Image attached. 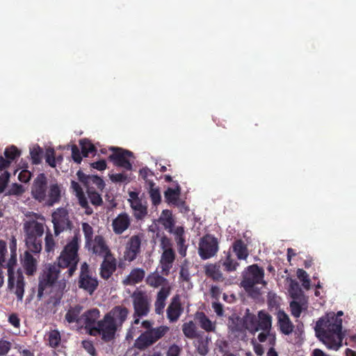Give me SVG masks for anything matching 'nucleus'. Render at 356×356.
<instances>
[{
  "label": "nucleus",
  "mask_w": 356,
  "mask_h": 356,
  "mask_svg": "<svg viewBox=\"0 0 356 356\" xmlns=\"http://www.w3.org/2000/svg\"><path fill=\"white\" fill-rule=\"evenodd\" d=\"M169 330L168 326L161 325L149 330H145L136 339L134 346L138 350H144L163 337Z\"/></svg>",
  "instance_id": "nucleus-9"
},
{
  "label": "nucleus",
  "mask_w": 356,
  "mask_h": 356,
  "mask_svg": "<svg viewBox=\"0 0 356 356\" xmlns=\"http://www.w3.org/2000/svg\"><path fill=\"white\" fill-rule=\"evenodd\" d=\"M160 220L163 225L166 229H172L175 225V220L172 217V213L170 210L165 209L162 211Z\"/></svg>",
  "instance_id": "nucleus-39"
},
{
  "label": "nucleus",
  "mask_w": 356,
  "mask_h": 356,
  "mask_svg": "<svg viewBox=\"0 0 356 356\" xmlns=\"http://www.w3.org/2000/svg\"><path fill=\"white\" fill-rule=\"evenodd\" d=\"M31 195L39 202L53 207L61 199V186L57 182L48 185V179L44 173H40L33 180Z\"/></svg>",
  "instance_id": "nucleus-4"
},
{
  "label": "nucleus",
  "mask_w": 356,
  "mask_h": 356,
  "mask_svg": "<svg viewBox=\"0 0 356 356\" xmlns=\"http://www.w3.org/2000/svg\"><path fill=\"white\" fill-rule=\"evenodd\" d=\"M170 293V286H163L157 293L156 301L154 302L155 313L161 315L163 313L165 306V300Z\"/></svg>",
  "instance_id": "nucleus-26"
},
{
  "label": "nucleus",
  "mask_w": 356,
  "mask_h": 356,
  "mask_svg": "<svg viewBox=\"0 0 356 356\" xmlns=\"http://www.w3.org/2000/svg\"><path fill=\"white\" fill-rule=\"evenodd\" d=\"M55 242L51 234H47L45 237V250L48 252L53 251Z\"/></svg>",
  "instance_id": "nucleus-60"
},
{
  "label": "nucleus",
  "mask_w": 356,
  "mask_h": 356,
  "mask_svg": "<svg viewBox=\"0 0 356 356\" xmlns=\"http://www.w3.org/2000/svg\"><path fill=\"white\" fill-rule=\"evenodd\" d=\"M219 250V242L213 235L207 234L199 243L198 254L202 259H209L216 255Z\"/></svg>",
  "instance_id": "nucleus-12"
},
{
  "label": "nucleus",
  "mask_w": 356,
  "mask_h": 356,
  "mask_svg": "<svg viewBox=\"0 0 356 356\" xmlns=\"http://www.w3.org/2000/svg\"><path fill=\"white\" fill-rule=\"evenodd\" d=\"M159 247L163 251L174 250L172 240L166 235L163 234L160 238Z\"/></svg>",
  "instance_id": "nucleus-46"
},
{
  "label": "nucleus",
  "mask_w": 356,
  "mask_h": 356,
  "mask_svg": "<svg viewBox=\"0 0 356 356\" xmlns=\"http://www.w3.org/2000/svg\"><path fill=\"white\" fill-rule=\"evenodd\" d=\"M216 344L219 352H220L222 354H225V353H228L227 350L229 348V344L226 341L217 340Z\"/></svg>",
  "instance_id": "nucleus-61"
},
{
  "label": "nucleus",
  "mask_w": 356,
  "mask_h": 356,
  "mask_svg": "<svg viewBox=\"0 0 356 356\" xmlns=\"http://www.w3.org/2000/svg\"><path fill=\"white\" fill-rule=\"evenodd\" d=\"M90 184L95 185L97 188L100 191H103L105 187V183L104 180L97 175H91L90 178Z\"/></svg>",
  "instance_id": "nucleus-55"
},
{
  "label": "nucleus",
  "mask_w": 356,
  "mask_h": 356,
  "mask_svg": "<svg viewBox=\"0 0 356 356\" xmlns=\"http://www.w3.org/2000/svg\"><path fill=\"white\" fill-rule=\"evenodd\" d=\"M83 156L88 157L90 154H95L97 149L95 145L88 139H82L79 142Z\"/></svg>",
  "instance_id": "nucleus-38"
},
{
  "label": "nucleus",
  "mask_w": 356,
  "mask_h": 356,
  "mask_svg": "<svg viewBox=\"0 0 356 356\" xmlns=\"http://www.w3.org/2000/svg\"><path fill=\"white\" fill-rule=\"evenodd\" d=\"M59 266L54 264H48L44 267L42 273L39 276V284L38 290V298L41 299L44 291L50 287H52L56 282L60 273Z\"/></svg>",
  "instance_id": "nucleus-10"
},
{
  "label": "nucleus",
  "mask_w": 356,
  "mask_h": 356,
  "mask_svg": "<svg viewBox=\"0 0 356 356\" xmlns=\"http://www.w3.org/2000/svg\"><path fill=\"white\" fill-rule=\"evenodd\" d=\"M51 218L56 236L65 230L71 229L73 226L68 211L65 208H58L52 213Z\"/></svg>",
  "instance_id": "nucleus-15"
},
{
  "label": "nucleus",
  "mask_w": 356,
  "mask_h": 356,
  "mask_svg": "<svg viewBox=\"0 0 356 356\" xmlns=\"http://www.w3.org/2000/svg\"><path fill=\"white\" fill-rule=\"evenodd\" d=\"M25 243L28 250L24 253L23 266L26 274L33 275L37 270V260L31 252L40 253L42 250L44 226L37 220H32L24 224Z\"/></svg>",
  "instance_id": "nucleus-2"
},
{
  "label": "nucleus",
  "mask_w": 356,
  "mask_h": 356,
  "mask_svg": "<svg viewBox=\"0 0 356 356\" xmlns=\"http://www.w3.org/2000/svg\"><path fill=\"white\" fill-rule=\"evenodd\" d=\"M232 250L239 260H245L248 257L247 245L242 239H237L233 243Z\"/></svg>",
  "instance_id": "nucleus-31"
},
{
  "label": "nucleus",
  "mask_w": 356,
  "mask_h": 356,
  "mask_svg": "<svg viewBox=\"0 0 356 356\" xmlns=\"http://www.w3.org/2000/svg\"><path fill=\"white\" fill-rule=\"evenodd\" d=\"M100 311L97 308H92L82 314V323L87 332L93 337L101 336L103 340L104 331L100 325Z\"/></svg>",
  "instance_id": "nucleus-11"
},
{
  "label": "nucleus",
  "mask_w": 356,
  "mask_h": 356,
  "mask_svg": "<svg viewBox=\"0 0 356 356\" xmlns=\"http://www.w3.org/2000/svg\"><path fill=\"white\" fill-rule=\"evenodd\" d=\"M154 175V172L147 167L143 168L139 170V176L145 181L146 186L148 185V181H154L152 179H149V177H152Z\"/></svg>",
  "instance_id": "nucleus-49"
},
{
  "label": "nucleus",
  "mask_w": 356,
  "mask_h": 356,
  "mask_svg": "<svg viewBox=\"0 0 356 356\" xmlns=\"http://www.w3.org/2000/svg\"><path fill=\"white\" fill-rule=\"evenodd\" d=\"M87 194L90 200V202L92 205L95 207H99L102 205V197L101 195L97 191H96V190L93 187L88 186Z\"/></svg>",
  "instance_id": "nucleus-37"
},
{
  "label": "nucleus",
  "mask_w": 356,
  "mask_h": 356,
  "mask_svg": "<svg viewBox=\"0 0 356 356\" xmlns=\"http://www.w3.org/2000/svg\"><path fill=\"white\" fill-rule=\"evenodd\" d=\"M129 314V310L126 307L116 305L100 320L99 325L103 328L104 342H110L115 339L118 330L121 328L127 321Z\"/></svg>",
  "instance_id": "nucleus-5"
},
{
  "label": "nucleus",
  "mask_w": 356,
  "mask_h": 356,
  "mask_svg": "<svg viewBox=\"0 0 356 356\" xmlns=\"http://www.w3.org/2000/svg\"><path fill=\"white\" fill-rule=\"evenodd\" d=\"M173 233L175 235V241L177 243L178 252L181 257H184L186 255L188 248V245H186L184 229L181 226L177 227Z\"/></svg>",
  "instance_id": "nucleus-28"
},
{
  "label": "nucleus",
  "mask_w": 356,
  "mask_h": 356,
  "mask_svg": "<svg viewBox=\"0 0 356 356\" xmlns=\"http://www.w3.org/2000/svg\"><path fill=\"white\" fill-rule=\"evenodd\" d=\"M30 155L32 163L34 165H38L42 161L43 149L38 145H36L30 149Z\"/></svg>",
  "instance_id": "nucleus-41"
},
{
  "label": "nucleus",
  "mask_w": 356,
  "mask_h": 356,
  "mask_svg": "<svg viewBox=\"0 0 356 356\" xmlns=\"http://www.w3.org/2000/svg\"><path fill=\"white\" fill-rule=\"evenodd\" d=\"M268 337L270 338V344L273 346L275 344V337L274 334H271L270 332L263 331L262 332L259 334L257 339L260 342L263 343L266 341Z\"/></svg>",
  "instance_id": "nucleus-51"
},
{
  "label": "nucleus",
  "mask_w": 356,
  "mask_h": 356,
  "mask_svg": "<svg viewBox=\"0 0 356 356\" xmlns=\"http://www.w3.org/2000/svg\"><path fill=\"white\" fill-rule=\"evenodd\" d=\"M184 308L181 306L180 297L175 295L167 308V317L170 322H176L181 315Z\"/></svg>",
  "instance_id": "nucleus-21"
},
{
  "label": "nucleus",
  "mask_w": 356,
  "mask_h": 356,
  "mask_svg": "<svg viewBox=\"0 0 356 356\" xmlns=\"http://www.w3.org/2000/svg\"><path fill=\"white\" fill-rule=\"evenodd\" d=\"M182 332L185 337L191 339L197 337L196 325L192 321L182 325Z\"/></svg>",
  "instance_id": "nucleus-36"
},
{
  "label": "nucleus",
  "mask_w": 356,
  "mask_h": 356,
  "mask_svg": "<svg viewBox=\"0 0 356 356\" xmlns=\"http://www.w3.org/2000/svg\"><path fill=\"white\" fill-rule=\"evenodd\" d=\"M139 193L136 191L129 192L130 207L134 211V216L137 220L143 219L147 214V207L139 197Z\"/></svg>",
  "instance_id": "nucleus-18"
},
{
  "label": "nucleus",
  "mask_w": 356,
  "mask_h": 356,
  "mask_svg": "<svg viewBox=\"0 0 356 356\" xmlns=\"http://www.w3.org/2000/svg\"><path fill=\"white\" fill-rule=\"evenodd\" d=\"M196 349L200 355L205 356L209 353V341L203 338L199 339L197 341Z\"/></svg>",
  "instance_id": "nucleus-45"
},
{
  "label": "nucleus",
  "mask_w": 356,
  "mask_h": 356,
  "mask_svg": "<svg viewBox=\"0 0 356 356\" xmlns=\"http://www.w3.org/2000/svg\"><path fill=\"white\" fill-rule=\"evenodd\" d=\"M195 320L200 327L207 332H215L216 323L212 322L203 312H197L195 314Z\"/></svg>",
  "instance_id": "nucleus-27"
},
{
  "label": "nucleus",
  "mask_w": 356,
  "mask_h": 356,
  "mask_svg": "<svg viewBox=\"0 0 356 356\" xmlns=\"http://www.w3.org/2000/svg\"><path fill=\"white\" fill-rule=\"evenodd\" d=\"M142 236L139 234L131 236L127 241L124 251L123 257L129 262L134 261L141 252Z\"/></svg>",
  "instance_id": "nucleus-17"
},
{
  "label": "nucleus",
  "mask_w": 356,
  "mask_h": 356,
  "mask_svg": "<svg viewBox=\"0 0 356 356\" xmlns=\"http://www.w3.org/2000/svg\"><path fill=\"white\" fill-rule=\"evenodd\" d=\"M181 348L176 344L170 346L166 353V356H179Z\"/></svg>",
  "instance_id": "nucleus-62"
},
{
  "label": "nucleus",
  "mask_w": 356,
  "mask_h": 356,
  "mask_svg": "<svg viewBox=\"0 0 356 356\" xmlns=\"http://www.w3.org/2000/svg\"><path fill=\"white\" fill-rule=\"evenodd\" d=\"M180 195L181 187L178 184H177V186L175 188L169 187L164 192V197L165 201L168 204L176 207H180L184 204V202L180 200Z\"/></svg>",
  "instance_id": "nucleus-25"
},
{
  "label": "nucleus",
  "mask_w": 356,
  "mask_h": 356,
  "mask_svg": "<svg viewBox=\"0 0 356 356\" xmlns=\"http://www.w3.org/2000/svg\"><path fill=\"white\" fill-rule=\"evenodd\" d=\"M131 224V220L127 213H120L112 222L113 229L115 234H121L127 230Z\"/></svg>",
  "instance_id": "nucleus-24"
},
{
  "label": "nucleus",
  "mask_w": 356,
  "mask_h": 356,
  "mask_svg": "<svg viewBox=\"0 0 356 356\" xmlns=\"http://www.w3.org/2000/svg\"><path fill=\"white\" fill-rule=\"evenodd\" d=\"M88 247L92 250L93 254L101 257H109L112 254L104 238L101 235L95 236L91 245Z\"/></svg>",
  "instance_id": "nucleus-19"
},
{
  "label": "nucleus",
  "mask_w": 356,
  "mask_h": 356,
  "mask_svg": "<svg viewBox=\"0 0 356 356\" xmlns=\"http://www.w3.org/2000/svg\"><path fill=\"white\" fill-rule=\"evenodd\" d=\"M83 348L89 353L91 356H96L97 353L95 348L91 341L84 340L82 341Z\"/></svg>",
  "instance_id": "nucleus-58"
},
{
  "label": "nucleus",
  "mask_w": 356,
  "mask_h": 356,
  "mask_svg": "<svg viewBox=\"0 0 356 356\" xmlns=\"http://www.w3.org/2000/svg\"><path fill=\"white\" fill-rule=\"evenodd\" d=\"M277 325L282 334L289 335L293 332L294 325L284 311L280 309L277 313Z\"/></svg>",
  "instance_id": "nucleus-22"
},
{
  "label": "nucleus",
  "mask_w": 356,
  "mask_h": 356,
  "mask_svg": "<svg viewBox=\"0 0 356 356\" xmlns=\"http://www.w3.org/2000/svg\"><path fill=\"white\" fill-rule=\"evenodd\" d=\"M78 286L79 289H83L90 295L93 294L99 286L97 278L92 276L89 266L86 262H83L81 264Z\"/></svg>",
  "instance_id": "nucleus-13"
},
{
  "label": "nucleus",
  "mask_w": 356,
  "mask_h": 356,
  "mask_svg": "<svg viewBox=\"0 0 356 356\" xmlns=\"http://www.w3.org/2000/svg\"><path fill=\"white\" fill-rule=\"evenodd\" d=\"M145 275V272L143 268H135L132 269L129 275L123 280L124 285H134L143 281Z\"/></svg>",
  "instance_id": "nucleus-30"
},
{
  "label": "nucleus",
  "mask_w": 356,
  "mask_h": 356,
  "mask_svg": "<svg viewBox=\"0 0 356 356\" xmlns=\"http://www.w3.org/2000/svg\"><path fill=\"white\" fill-rule=\"evenodd\" d=\"M82 230L86 240V245L90 246L93 238V228L88 222H82Z\"/></svg>",
  "instance_id": "nucleus-42"
},
{
  "label": "nucleus",
  "mask_w": 356,
  "mask_h": 356,
  "mask_svg": "<svg viewBox=\"0 0 356 356\" xmlns=\"http://www.w3.org/2000/svg\"><path fill=\"white\" fill-rule=\"evenodd\" d=\"M134 307L133 324L140 323L141 318L147 316L151 309V298L144 291L136 290L131 295Z\"/></svg>",
  "instance_id": "nucleus-7"
},
{
  "label": "nucleus",
  "mask_w": 356,
  "mask_h": 356,
  "mask_svg": "<svg viewBox=\"0 0 356 356\" xmlns=\"http://www.w3.org/2000/svg\"><path fill=\"white\" fill-rule=\"evenodd\" d=\"M109 149L113 152V154L108 156V160L113 162L115 166L127 170H132V164L129 158L134 156L133 152L117 147H111Z\"/></svg>",
  "instance_id": "nucleus-16"
},
{
  "label": "nucleus",
  "mask_w": 356,
  "mask_h": 356,
  "mask_svg": "<svg viewBox=\"0 0 356 356\" xmlns=\"http://www.w3.org/2000/svg\"><path fill=\"white\" fill-rule=\"evenodd\" d=\"M246 328L251 333L259 330L270 332L272 328V316L265 310H261L257 315L247 314L245 316Z\"/></svg>",
  "instance_id": "nucleus-8"
},
{
  "label": "nucleus",
  "mask_w": 356,
  "mask_h": 356,
  "mask_svg": "<svg viewBox=\"0 0 356 356\" xmlns=\"http://www.w3.org/2000/svg\"><path fill=\"white\" fill-rule=\"evenodd\" d=\"M148 190L149 197L154 205L156 206L161 203V196L159 188L156 186L154 181H148V185L146 186Z\"/></svg>",
  "instance_id": "nucleus-34"
},
{
  "label": "nucleus",
  "mask_w": 356,
  "mask_h": 356,
  "mask_svg": "<svg viewBox=\"0 0 356 356\" xmlns=\"http://www.w3.org/2000/svg\"><path fill=\"white\" fill-rule=\"evenodd\" d=\"M110 179L114 183H128L130 181L129 176L124 173H116L110 175Z\"/></svg>",
  "instance_id": "nucleus-47"
},
{
  "label": "nucleus",
  "mask_w": 356,
  "mask_h": 356,
  "mask_svg": "<svg viewBox=\"0 0 356 356\" xmlns=\"http://www.w3.org/2000/svg\"><path fill=\"white\" fill-rule=\"evenodd\" d=\"M79 241V235L75 234L72 240L64 247L60 256L57 259V266H59L60 268H67L65 274H67L68 278L71 277L77 269V265L79 262L78 254Z\"/></svg>",
  "instance_id": "nucleus-6"
},
{
  "label": "nucleus",
  "mask_w": 356,
  "mask_h": 356,
  "mask_svg": "<svg viewBox=\"0 0 356 356\" xmlns=\"http://www.w3.org/2000/svg\"><path fill=\"white\" fill-rule=\"evenodd\" d=\"M10 178V173L7 171L3 172L0 176V194L2 193L6 187L7 186L8 182Z\"/></svg>",
  "instance_id": "nucleus-57"
},
{
  "label": "nucleus",
  "mask_w": 356,
  "mask_h": 356,
  "mask_svg": "<svg viewBox=\"0 0 356 356\" xmlns=\"http://www.w3.org/2000/svg\"><path fill=\"white\" fill-rule=\"evenodd\" d=\"M24 192V188L22 185L18 184H13L7 192L8 195H19Z\"/></svg>",
  "instance_id": "nucleus-52"
},
{
  "label": "nucleus",
  "mask_w": 356,
  "mask_h": 356,
  "mask_svg": "<svg viewBox=\"0 0 356 356\" xmlns=\"http://www.w3.org/2000/svg\"><path fill=\"white\" fill-rule=\"evenodd\" d=\"M167 282V280L157 273H151L146 278L147 285L157 288Z\"/></svg>",
  "instance_id": "nucleus-35"
},
{
  "label": "nucleus",
  "mask_w": 356,
  "mask_h": 356,
  "mask_svg": "<svg viewBox=\"0 0 356 356\" xmlns=\"http://www.w3.org/2000/svg\"><path fill=\"white\" fill-rule=\"evenodd\" d=\"M316 337L328 349L337 350L342 346L344 334L342 332V319L334 312L327 313L320 318L314 327Z\"/></svg>",
  "instance_id": "nucleus-1"
},
{
  "label": "nucleus",
  "mask_w": 356,
  "mask_h": 356,
  "mask_svg": "<svg viewBox=\"0 0 356 356\" xmlns=\"http://www.w3.org/2000/svg\"><path fill=\"white\" fill-rule=\"evenodd\" d=\"M21 154L20 151L14 145L6 148L4 151V156L10 162L15 161Z\"/></svg>",
  "instance_id": "nucleus-44"
},
{
  "label": "nucleus",
  "mask_w": 356,
  "mask_h": 356,
  "mask_svg": "<svg viewBox=\"0 0 356 356\" xmlns=\"http://www.w3.org/2000/svg\"><path fill=\"white\" fill-rule=\"evenodd\" d=\"M248 275L241 281V286L247 292L253 291L256 284H266V282L264 280V270L262 268L257 264H252L248 267Z\"/></svg>",
  "instance_id": "nucleus-14"
},
{
  "label": "nucleus",
  "mask_w": 356,
  "mask_h": 356,
  "mask_svg": "<svg viewBox=\"0 0 356 356\" xmlns=\"http://www.w3.org/2000/svg\"><path fill=\"white\" fill-rule=\"evenodd\" d=\"M48 341L50 347L54 348L58 347L61 341L60 332L57 330L50 331L48 334Z\"/></svg>",
  "instance_id": "nucleus-43"
},
{
  "label": "nucleus",
  "mask_w": 356,
  "mask_h": 356,
  "mask_svg": "<svg viewBox=\"0 0 356 356\" xmlns=\"http://www.w3.org/2000/svg\"><path fill=\"white\" fill-rule=\"evenodd\" d=\"M90 166L92 168H95V169L102 171V170H104L106 168L107 164L104 159H102L98 161L92 163L90 164Z\"/></svg>",
  "instance_id": "nucleus-64"
},
{
  "label": "nucleus",
  "mask_w": 356,
  "mask_h": 356,
  "mask_svg": "<svg viewBox=\"0 0 356 356\" xmlns=\"http://www.w3.org/2000/svg\"><path fill=\"white\" fill-rule=\"evenodd\" d=\"M224 270L227 272L235 271L239 266V263L232 258L230 252H227L225 260L222 262Z\"/></svg>",
  "instance_id": "nucleus-40"
},
{
  "label": "nucleus",
  "mask_w": 356,
  "mask_h": 356,
  "mask_svg": "<svg viewBox=\"0 0 356 356\" xmlns=\"http://www.w3.org/2000/svg\"><path fill=\"white\" fill-rule=\"evenodd\" d=\"M83 307L80 305H76L70 307L65 315V320L70 324L76 323L77 324L82 323L81 312Z\"/></svg>",
  "instance_id": "nucleus-29"
},
{
  "label": "nucleus",
  "mask_w": 356,
  "mask_h": 356,
  "mask_svg": "<svg viewBox=\"0 0 356 356\" xmlns=\"http://www.w3.org/2000/svg\"><path fill=\"white\" fill-rule=\"evenodd\" d=\"M176 259L175 250L163 251L161 255L160 264L161 273L163 275L168 276L172 267L173 263Z\"/></svg>",
  "instance_id": "nucleus-23"
},
{
  "label": "nucleus",
  "mask_w": 356,
  "mask_h": 356,
  "mask_svg": "<svg viewBox=\"0 0 356 356\" xmlns=\"http://www.w3.org/2000/svg\"><path fill=\"white\" fill-rule=\"evenodd\" d=\"M8 322L16 328H19L20 326V319L15 313H13L8 316Z\"/></svg>",
  "instance_id": "nucleus-63"
},
{
  "label": "nucleus",
  "mask_w": 356,
  "mask_h": 356,
  "mask_svg": "<svg viewBox=\"0 0 356 356\" xmlns=\"http://www.w3.org/2000/svg\"><path fill=\"white\" fill-rule=\"evenodd\" d=\"M103 258L104 260L100 265L99 275L102 279L107 280L116 270L117 261L112 254L109 257Z\"/></svg>",
  "instance_id": "nucleus-20"
},
{
  "label": "nucleus",
  "mask_w": 356,
  "mask_h": 356,
  "mask_svg": "<svg viewBox=\"0 0 356 356\" xmlns=\"http://www.w3.org/2000/svg\"><path fill=\"white\" fill-rule=\"evenodd\" d=\"M204 273L206 276L211 278L213 281H222V273L220 270V266L216 264H209L204 266Z\"/></svg>",
  "instance_id": "nucleus-32"
},
{
  "label": "nucleus",
  "mask_w": 356,
  "mask_h": 356,
  "mask_svg": "<svg viewBox=\"0 0 356 356\" xmlns=\"http://www.w3.org/2000/svg\"><path fill=\"white\" fill-rule=\"evenodd\" d=\"M7 244L6 242L0 240V264H6L7 261H6V254H7Z\"/></svg>",
  "instance_id": "nucleus-56"
},
{
  "label": "nucleus",
  "mask_w": 356,
  "mask_h": 356,
  "mask_svg": "<svg viewBox=\"0 0 356 356\" xmlns=\"http://www.w3.org/2000/svg\"><path fill=\"white\" fill-rule=\"evenodd\" d=\"M290 309L291 315L296 318H299L302 313V307L300 302L297 301H291L290 302Z\"/></svg>",
  "instance_id": "nucleus-50"
},
{
  "label": "nucleus",
  "mask_w": 356,
  "mask_h": 356,
  "mask_svg": "<svg viewBox=\"0 0 356 356\" xmlns=\"http://www.w3.org/2000/svg\"><path fill=\"white\" fill-rule=\"evenodd\" d=\"M300 291L299 284L296 281L291 280L289 286V292L291 297L293 298H298L300 296Z\"/></svg>",
  "instance_id": "nucleus-53"
},
{
  "label": "nucleus",
  "mask_w": 356,
  "mask_h": 356,
  "mask_svg": "<svg viewBox=\"0 0 356 356\" xmlns=\"http://www.w3.org/2000/svg\"><path fill=\"white\" fill-rule=\"evenodd\" d=\"M72 158L77 163H81L82 161L81 153L76 145L72 146Z\"/></svg>",
  "instance_id": "nucleus-59"
},
{
  "label": "nucleus",
  "mask_w": 356,
  "mask_h": 356,
  "mask_svg": "<svg viewBox=\"0 0 356 356\" xmlns=\"http://www.w3.org/2000/svg\"><path fill=\"white\" fill-rule=\"evenodd\" d=\"M12 347L11 342L0 339V356H5L8 354Z\"/></svg>",
  "instance_id": "nucleus-54"
},
{
  "label": "nucleus",
  "mask_w": 356,
  "mask_h": 356,
  "mask_svg": "<svg viewBox=\"0 0 356 356\" xmlns=\"http://www.w3.org/2000/svg\"><path fill=\"white\" fill-rule=\"evenodd\" d=\"M46 162L52 168L56 167L55 151L53 148H49L45 153Z\"/></svg>",
  "instance_id": "nucleus-48"
},
{
  "label": "nucleus",
  "mask_w": 356,
  "mask_h": 356,
  "mask_svg": "<svg viewBox=\"0 0 356 356\" xmlns=\"http://www.w3.org/2000/svg\"><path fill=\"white\" fill-rule=\"evenodd\" d=\"M229 328L232 333L238 334L243 333L247 330L245 318L243 319L239 317L231 318L229 322Z\"/></svg>",
  "instance_id": "nucleus-33"
},
{
  "label": "nucleus",
  "mask_w": 356,
  "mask_h": 356,
  "mask_svg": "<svg viewBox=\"0 0 356 356\" xmlns=\"http://www.w3.org/2000/svg\"><path fill=\"white\" fill-rule=\"evenodd\" d=\"M10 256L6 264H0V287L4 284V276L3 268H6L8 271V287L13 291L17 296L18 301H22L24 293V277L21 269L15 272V268L17 266V242L15 238H13L10 243Z\"/></svg>",
  "instance_id": "nucleus-3"
}]
</instances>
